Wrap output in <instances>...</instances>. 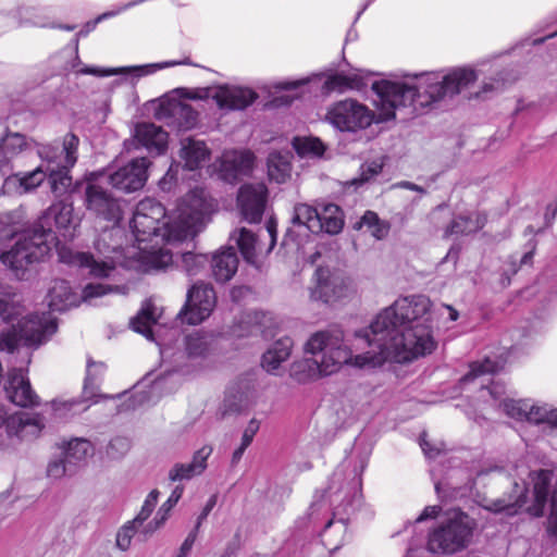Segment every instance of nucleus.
I'll list each match as a JSON object with an SVG mask.
<instances>
[{
    "instance_id": "obj_60",
    "label": "nucleus",
    "mask_w": 557,
    "mask_h": 557,
    "mask_svg": "<svg viewBox=\"0 0 557 557\" xmlns=\"http://www.w3.org/2000/svg\"><path fill=\"white\" fill-rule=\"evenodd\" d=\"M113 16H116V12L107 11V12L98 15L96 20L88 22L84 26V28L79 32V35H87L88 33H90L91 30H94L96 28L98 23H100L107 18L113 17Z\"/></svg>"
},
{
    "instance_id": "obj_37",
    "label": "nucleus",
    "mask_w": 557,
    "mask_h": 557,
    "mask_svg": "<svg viewBox=\"0 0 557 557\" xmlns=\"http://www.w3.org/2000/svg\"><path fill=\"white\" fill-rule=\"evenodd\" d=\"M165 382V379H157L153 381L151 386L148 391H137L135 392L128 399V404L125 405L126 410H135L139 407H143L145 405L154 404L157 399L153 398V395L159 392L163 384Z\"/></svg>"
},
{
    "instance_id": "obj_38",
    "label": "nucleus",
    "mask_w": 557,
    "mask_h": 557,
    "mask_svg": "<svg viewBox=\"0 0 557 557\" xmlns=\"http://www.w3.org/2000/svg\"><path fill=\"white\" fill-rule=\"evenodd\" d=\"M209 350L208 332L195 331L186 336V351L189 358L206 357Z\"/></svg>"
},
{
    "instance_id": "obj_53",
    "label": "nucleus",
    "mask_w": 557,
    "mask_h": 557,
    "mask_svg": "<svg viewBox=\"0 0 557 557\" xmlns=\"http://www.w3.org/2000/svg\"><path fill=\"white\" fill-rule=\"evenodd\" d=\"M366 468V462L363 460H361V463H360V472H357L355 470V476L352 479V485H354V495L351 496V499L348 500L346 504H345V507H354V505H359L360 502H361V485H362V480H361V473L363 471V469ZM345 510L347 511V508H345Z\"/></svg>"
},
{
    "instance_id": "obj_7",
    "label": "nucleus",
    "mask_w": 557,
    "mask_h": 557,
    "mask_svg": "<svg viewBox=\"0 0 557 557\" xmlns=\"http://www.w3.org/2000/svg\"><path fill=\"white\" fill-rule=\"evenodd\" d=\"M17 314L13 296L0 285V315L7 322L0 331V351L13 352L20 343L37 348L57 332L55 318L51 312L25 317L18 321L17 327L10 325Z\"/></svg>"
},
{
    "instance_id": "obj_31",
    "label": "nucleus",
    "mask_w": 557,
    "mask_h": 557,
    "mask_svg": "<svg viewBox=\"0 0 557 557\" xmlns=\"http://www.w3.org/2000/svg\"><path fill=\"white\" fill-rule=\"evenodd\" d=\"M319 222L321 232L330 235H336L342 232L345 221L344 212L339 206L335 203H324L318 208Z\"/></svg>"
},
{
    "instance_id": "obj_10",
    "label": "nucleus",
    "mask_w": 557,
    "mask_h": 557,
    "mask_svg": "<svg viewBox=\"0 0 557 557\" xmlns=\"http://www.w3.org/2000/svg\"><path fill=\"white\" fill-rule=\"evenodd\" d=\"M110 293L124 294V287L90 283L82 289V294H77L67 281L59 278L52 282L47 295V302L51 311L62 312L78 306L81 301L90 302L92 299Z\"/></svg>"
},
{
    "instance_id": "obj_16",
    "label": "nucleus",
    "mask_w": 557,
    "mask_h": 557,
    "mask_svg": "<svg viewBox=\"0 0 557 557\" xmlns=\"http://www.w3.org/2000/svg\"><path fill=\"white\" fill-rule=\"evenodd\" d=\"M73 211L72 203L54 202L39 216L34 227L39 233L49 231L55 236V232L52 228L54 225L64 238L71 239L75 236L76 227L79 224V221L74 218Z\"/></svg>"
},
{
    "instance_id": "obj_41",
    "label": "nucleus",
    "mask_w": 557,
    "mask_h": 557,
    "mask_svg": "<svg viewBox=\"0 0 557 557\" xmlns=\"http://www.w3.org/2000/svg\"><path fill=\"white\" fill-rule=\"evenodd\" d=\"M527 503V496L521 494L515 502L505 499L492 500L485 508L494 513H503L507 517L516 516Z\"/></svg>"
},
{
    "instance_id": "obj_2",
    "label": "nucleus",
    "mask_w": 557,
    "mask_h": 557,
    "mask_svg": "<svg viewBox=\"0 0 557 557\" xmlns=\"http://www.w3.org/2000/svg\"><path fill=\"white\" fill-rule=\"evenodd\" d=\"M208 211L209 202L205 188L191 189L178 203L173 218L168 216L159 201L152 198L140 200L131 221L138 253L154 255L159 250L163 264L169 263L171 256L162 251L161 245L194 237L203 230Z\"/></svg>"
},
{
    "instance_id": "obj_62",
    "label": "nucleus",
    "mask_w": 557,
    "mask_h": 557,
    "mask_svg": "<svg viewBox=\"0 0 557 557\" xmlns=\"http://www.w3.org/2000/svg\"><path fill=\"white\" fill-rule=\"evenodd\" d=\"M369 231L371 232V235L373 237H375L376 239H383L384 237L387 236V234L389 232V224L387 222L379 219L377 224H375V226H373Z\"/></svg>"
},
{
    "instance_id": "obj_57",
    "label": "nucleus",
    "mask_w": 557,
    "mask_h": 557,
    "mask_svg": "<svg viewBox=\"0 0 557 557\" xmlns=\"http://www.w3.org/2000/svg\"><path fill=\"white\" fill-rule=\"evenodd\" d=\"M165 521H160L159 517L156 515L154 518L147 522L146 524L143 523V525L139 527V535L144 536V540H146L148 536L152 535L157 530H159Z\"/></svg>"
},
{
    "instance_id": "obj_39",
    "label": "nucleus",
    "mask_w": 557,
    "mask_h": 557,
    "mask_svg": "<svg viewBox=\"0 0 557 557\" xmlns=\"http://www.w3.org/2000/svg\"><path fill=\"white\" fill-rule=\"evenodd\" d=\"M27 141L24 135L20 133H7L0 141V151L10 161L24 149L27 148Z\"/></svg>"
},
{
    "instance_id": "obj_21",
    "label": "nucleus",
    "mask_w": 557,
    "mask_h": 557,
    "mask_svg": "<svg viewBox=\"0 0 557 557\" xmlns=\"http://www.w3.org/2000/svg\"><path fill=\"white\" fill-rule=\"evenodd\" d=\"M148 166L149 160L147 158L134 159L109 175L110 184L125 193L136 191L144 187L148 178Z\"/></svg>"
},
{
    "instance_id": "obj_12",
    "label": "nucleus",
    "mask_w": 557,
    "mask_h": 557,
    "mask_svg": "<svg viewBox=\"0 0 557 557\" xmlns=\"http://www.w3.org/2000/svg\"><path fill=\"white\" fill-rule=\"evenodd\" d=\"M106 372L103 362L87 360L86 377L83 388L82 399H69L64 401H54L53 409L59 418H69L86 411L90 407V400L97 396L99 383Z\"/></svg>"
},
{
    "instance_id": "obj_64",
    "label": "nucleus",
    "mask_w": 557,
    "mask_h": 557,
    "mask_svg": "<svg viewBox=\"0 0 557 557\" xmlns=\"http://www.w3.org/2000/svg\"><path fill=\"white\" fill-rule=\"evenodd\" d=\"M441 511L440 506H426L420 516L416 519V522H422L428 519L436 518Z\"/></svg>"
},
{
    "instance_id": "obj_23",
    "label": "nucleus",
    "mask_w": 557,
    "mask_h": 557,
    "mask_svg": "<svg viewBox=\"0 0 557 557\" xmlns=\"http://www.w3.org/2000/svg\"><path fill=\"white\" fill-rule=\"evenodd\" d=\"M258 95L249 88L220 86L216 91L211 95V99L215 100L221 110H244L252 104Z\"/></svg>"
},
{
    "instance_id": "obj_44",
    "label": "nucleus",
    "mask_w": 557,
    "mask_h": 557,
    "mask_svg": "<svg viewBox=\"0 0 557 557\" xmlns=\"http://www.w3.org/2000/svg\"><path fill=\"white\" fill-rule=\"evenodd\" d=\"M140 524L134 520L125 522L116 533V547L126 552L132 544L133 537L138 533Z\"/></svg>"
},
{
    "instance_id": "obj_30",
    "label": "nucleus",
    "mask_w": 557,
    "mask_h": 557,
    "mask_svg": "<svg viewBox=\"0 0 557 557\" xmlns=\"http://www.w3.org/2000/svg\"><path fill=\"white\" fill-rule=\"evenodd\" d=\"M292 153L289 151H272L267 159L268 176L270 181L283 184L290 177Z\"/></svg>"
},
{
    "instance_id": "obj_26",
    "label": "nucleus",
    "mask_w": 557,
    "mask_h": 557,
    "mask_svg": "<svg viewBox=\"0 0 557 557\" xmlns=\"http://www.w3.org/2000/svg\"><path fill=\"white\" fill-rule=\"evenodd\" d=\"M486 215L480 212L473 214H458L445 227L443 237L468 236L481 231L486 224Z\"/></svg>"
},
{
    "instance_id": "obj_17",
    "label": "nucleus",
    "mask_w": 557,
    "mask_h": 557,
    "mask_svg": "<svg viewBox=\"0 0 557 557\" xmlns=\"http://www.w3.org/2000/svg\"><path fill=\"white\" fill-rule=\"evenodd\" d=\"M94 176V173L90 174L85 184L86 209L106 221H119L121 214L119 201Z\"/></svg>"
},
{
    "instance_id": "obj_28",
    "label": "nucleus",
    "mask_w": 557,
    "mask_h": 557,
    "mask_svg": "<svg viewBox=\"0 0 557 557\" xmlns=\"http://www.w3.org/2000/svg\"><path fill=\"white\" fill-rule=\"evenodd\" d=\"M5 425L9 435H16L24 438L28 430L34 434L40 432V426L37 421L29 419L23 412L8 414L3 407H0V428Z\"/></svg>"
},
{
    "instance_id": "obj_13",
    "label": "nucleus",
    "mask_w": 557,
    "mask_h": 557,
    "mask_svg": "<svg viewBox=\"0 0 557 557\" xmlns=\"http://www.w3.org/2000/svg\"><path fill=\"white\" fill-rule=\"evenodd\" d=\"M327 119L341 132H356L369 127L374 114L358 101L347 99L335 103L327 112Z\"/></svg>"
},
{
    "instance_id": "obj_25",
    "label": "nucleus",
    "mask_w": 557,
    "mask_h": 557,
    "mask_svg": "<svg viewBox=\"0 0 557 557\" xmlns=\"http://www.w3.org/2000/svg\"><path fill=\"white\" fill-rule=\"evenodd\" d=\"M238 257L233 247H226L211 256V275L216 282L225 283L236 273Z\"/></svg>"
},
{
    "instance_id": "obj_11",
    "label": "nucleus",
    "mask_w": 557,
    "mask_h": 557,
    "mask_svg": "<svg viewBox=\"0 0 557 557\" xmlns=\"http://www.w3.org/2000/svg\"><path fill=\"white\" fill-rule=\"evenodd\" d=\"M312 282L313 285L309 287V297L312 301L333 305L349 294V280L337 269L318 267Z\"/></svg>"
},
{
    "instance_id": "obj_15",
    "label": "nucleus",
    "mask_w": 557,
    "mask_h": 557,
    "mask_svg": "<svg viewBox=\"0 0 557 557\" xmlns=\"http://www.w3.org/2000/svg\"><path fill=\"white\" fill-rule=\"evenodd\" d=\"M177 65H195L189 58H184L182 60H170L157 63H149L143 65H134V66H123V67H98V66H87L82 65L78 57L76 55L75 62L72 65V69L77 74L83 75H94L98 77L112 76L117 74H131L136 78H140L144 76H148L154 74L156 72L169 67H174Z\"/></svg>"
},
{
    "instance_id": "obj_19",
    "label": "nucleus",
    "mask_w": 557,
    "mask_h": 557,
    "mask_svg": "<svg viewBox=\"0 0 557 557\" xmlns=\"http://www.w3.org/2000/svg\"><path fill=\"white\" fill-rule=\"evenodd\" d=\"M209 317V287L194 284L187 292L186 302L176 315L182 324L197 325Z\"/></svg>"
},
{
    "instance_id": "obj_50",
    "label": "nucleus",
    "mask_w": 557,
    "mask_h": 557,
    "mask_svg": "<svg viewBox=\"0 0 557 557\" xmlns=\"http://www.w3.org/2000/svg\"><path fill=\"white\" fill-rule=\"evenodd\" d=\"M184 492V487L182 485H176L172 491L169 498L161 505V507L157 511V516L160 521H166L171 510L178 503Z\"/></svg>"
},
{
    "instance_id": "obj_54",
    "label": "nucleus",
    "mask_w": 557,
    "mask_h": 557,
    "mask_svg": "<svg viewBox=\"0 0 557 557\" xmlns=\"http://www.w3.org/2000/svg\"><path fill=\"white\" fill-rule=\"evenodd\" d=\"M208 458L209 449L207 447H202L194 454L193 460L191 462H189V466L196 475L201 474L206 470Z\"/></svg>"
},
{
    "instance_id": "obj_24",
    "label": "nucleus",
    "mask_w": 557,
    "mask_h": 557,
    "mask_svg": "<svg viewBox=\"0 0 557 557\" xmlns=\"http://www.w3.org/2000/svg\"><path fill=\"white\" fill-rule=\"evenodd\" d=\"M136 140L150 153L161 154L168 145V133L153 123H140L135 129Z\"/></svg>"
},
{
    "instance_id": "obj_46",
    "label": "nucleus",
    "mask_w": 557,
    "mask_h": 557,
    "mask_svg": "<svg viewBox=\"0 0 557 557\" xmlns=\"http://www.w3.org/2000/svg\"><path fill=\"white\" fill-rule=\"evenodd\" d=\"M529 400H513L506 398L500 403L504 412L518 421H527Z\"/></svg>"
},
{
    "instance_id": "obj_3",
    "label": "nucleus",
    "mask_w": 557,
    "mask_h": 557,
    "mask_svg": "<svg viewBox=\"0 0 557 557\" xmlns=\"http://www.w3.org/2000/svg\"><path fill=\"white\" fill-rule=\"evenodd\" d=\"M416 85L391 81H376L372 90L376 94L384 110V120L395 117V110L413 107L414 110L425 108L446 97H454L478 79L472 69L458 67L447 74L429 72L414 74Z\"/></svg>"
},
{
    "instance_id": "obj_52",
    "label": "nucleus",
    "mask_w": 557,
    "mask_h": 557,
    "mask_svg": "<svg viewBox=\"0 0 557 557\" xmlns=\"http://www.w3.org/2000/svg\"><path fill=\"white\" fill-rule=\"evenodd\" d=\"M196 476L189 463H175L169 471V480L171 482H182Z\"/></svg>"
},
{
    "instance_id": "obj_5",
    "label": "nucleus",
    "mask_w": 557,
    "mask_h": 557,
    "mask_svg": "<svg viewBox=\"0 0 557 557\" xmlns=\"http://www.w3.org/2000/svg\"><path fill=\"white\" fill-rule=\"evenodd\" d=\"M79 138L66 134L61 145H45L38 149L41 164L23 176L5 180V186L18 183L20 193H28L38 187L48 176L52 191L57 196L67 193L72 186L71 169L78 158Z\"/></svg>"
},
{
    "instance_id": "obj_4",
    "label": "nucleus",
    "mask_w": 557,
    "mask_h": 557,
    "mask_svg": "<svg viewBox=\"0 0 557 557\" xmlns=\"http://www.w3.org/2000/svg\"><path fill=\"white\" fill-rule=\"evenodd\" d=\"M55 247L62 263L77 267L94 277H108L114 270L116 261L112 257L106 260L96 259L88 252L75 251L66 246H60L57 236L51 232L39 233L34 226L21 233L14 246L0 257L16 277L23 278L29 265L41 261Z\"/></svg>"
},
{
    "instance_id": "obj_36",
    "label": "nucleus",
    "mask_w": 557,
    "mask_h": 557,
    "mask_svg": "<svg viewBox=\"0 0 557 557\" xmlns=\"http://www.w3.org/2000/svg\"><path fill=\"white\" fill-rule=\"evenodd\" d=\"M94 447L88 440L85 438H73L65 447V461L67 463H75L85 460L88 456H91Z\"/></svg>"
},
{
    "instance_id": "obj_51",
    "label": "nucleus",
    "mask_w": 557,
    "mask_h": 557,
    "mask_svg": "<svg viewBox=\"0 0 557 557\" xmlns=\"http://www.w3.org/2000/svg\"><path fill=\"white\" fill-rule=\"evenodd\" d=\"M208 512H209V504H207L203 507V510H202L201 515L198 518V522H197L195 529L189 532V534L187 535V537L183 542V544H182V546L180 548V552H178L176 557H187V555L191 550L193 545H194V543L196 541L199 525L201 524L202 520L206 518Z\"/></svg>"
},
{
    "instance_id": "obj_6",
    "label": "nucleus",
    "mask_w": 557,
    "mask_h": 557,
    "mask_svg": "<svg viewBox=\"0 0 557 557\" xmlns=\"http://www.w3.org/2000/svg\"><path fill=\"white\" fill-rule=\"evenodd\" d=\"M305 351L311 355L321 354V359L305 358L294 361L289 375L299 384H306L322 375L336 372L341 366L356 364V357L344 343V333L338 327H332L313 333L305 345Z\"/></svg>"
},
{
    "instance_id": "obj_40",
    "label": "nucleus",
    "mask_w": 557,
    "mask_h": 557,
    "mask_svg": "<svg viewBox=\"0 0 557 557\" xmlns=\"http://www.w3.org/2000/svg\"><path fill=\"white\" fill-rule=\"evenodd\" d=\"M293 147L301 157H321L325 151L324 144L317 137H296L293 141Z\"/></svg>"
},
{
    "instance_id": "obj_14",
    "label": "nucleus",
    "mask_w": 557,
    "mask_h": 557,
    "mask_svg": "<svg viewBox=\"0 0 557 557\" xmlns=\"http://www.w3.org/2000/svg\"><path fill=\"white\" fill-rule=\"evenodd\" d=\"M176 92L180 100L169 103L168 112L171 119L170 124L177 131H188L197 125L198 109L187 103L186 100L201 101L209 98V87L205 88H178Z\"/></svg>"
},
{
    "instance_id": "obj_49",
    "label": "nucleus",
    "mask_w": 557,
    "mask_h": 557,
    "mask_svg": "<svg viewBox=\"0 0 557 557\" xmlns=\"http://www.w3.org/2000/svg\"><path fill=\"white\" fill-rule=\"evenodd\" d=\"M159 498V492L157 490H152L146 497L139 512L136 515V517L133 519L140 525L145 523L148 518L151 516L152 511L154 510L157 503Z\"/></svg>"
},
{
    "instance_id": "obj_58",
    "label": "nucleus",
    "mask_w": 557,
    "mask_h": 557,
    "mask_svg": "<svg viewBox=\"0 0 557 557\" xmlns=\"http://www.w3.org/2000/svg\"><path fill=\"white\" fill-rule=\"evenodd\" d=\"M65 462L66 461H64L62 459L50 461L48 465V468H47L48 476H50L52 479H59V478L63 476L66 472Z\"/></svg>"
},
{
    "instance_id": "obj_20",
    "label": "nucleus",
    "mask_w": 557,
    "mask_h": 557,
    "mask_svg": "<svg viewBox=\"0 0 557 557\" xmlns=\"http://www.w3.org/2000/svg\"><path fill=\"white\" fill-rule=\"evenodd\" d=\"M255 160L256 157L250 150H227L221 157L219 176L224 182L234 184L243 176L251 174Z\"/></svg>"
},
{
    "instance_id": "obj_56",
    "label": "nucleus",
    "mask_w": 557,
    "mask_h": 557,
    "mask_svg": "<svg viewBox=\"0 0 557 557\" xmlns=\"http://www.w3.org/2000/svg\"><path fill=\"white\" fill-rule=\"evenodd\" d=\"M259 428H260V423L258 420L251 419L249 421V423H248L247 428L245 429L243 436H242L240 444H243L244 447H248L251 444Z\"/></svg>"
},
{
    "instance_id": "obj_18",
    "label": "nucleus",
    "mask_w": 557,
    "mask_h": 557,
    "mask_svg": "<svg viewBox=\"0 0 557 557\" xmlns=\"http://www.w3.org/2000/svg\"><path fill=\"white\" fill-rule=\"evenodd\" d=\"M268 194V187L263 183H246L240 186L237 193V206L246 222L250 224L261 222Z\"/></svg>"
},
{
    "instance_id": "obj_48",
    "label": "nucleus",
    "mask_w": 557,
    "mask_h": 557,
    "mask_svg": "<svg viewBox=\"0 0 557 557\" xmlns=\"http://www.w3.org/2000/svg\"><path fill=\"white\" fill-rule=\"evenodd\" d=\"M550 410L552 406L548 404L534 405L529 403L527 421L534 424H548Z\"/></svg>"
},
{
    "instance_id": "obj_47",
    "label": "nucleus",
    "mask_w": 557,
    "mask_h": 557,
    "mask_svg": "<svg viewBox=\"0 0 557 557\" xmlns=\"http://www.w3.org/2000/svg\"><path fill=\"white\" fill-rule=\"evenodd\" d=\"M184 268L189 276L197 275L208 263V256L187 251L182 256Z\"/></svg>"
},
{
    "instance_id": "obj_59",
    "label": "nucleus",
    "mask_w": 557,
    "mask_h": 557,
    "mask_svg": "<svg viewBox=\"0 0 557 557\" xmlns=\"http://www.w3.org/2000/svg\"><path fill=\"white\" fill-rule=\"evenodd\" d=\"M379 219V215L374 211L368 210L364 212L355 227L360 228L364 225L368 227V230H371L373 226H375V224H377Z\"/></svg>"
},
{
    "instance_id": "obj_1",
    "label": "nucleus",
    "mask_w": 557,
    "mask_h": 557,
    "mask_svg": "<svg viewBox=\"0 0 557 557\" xmlns=\"http://www.w3.org/2000/svg\"><path fill=\"white\" fill-rule=\"evenodd\" d=\"M433 329L431 301L426 296L399 298L368 327L355 332L356 348H369L358 354L356 364L374 368L387 360L406 363L431 354L436 347Z\"/></svg>"
},
{
    "instance_id": "obj_63",
    "label": "nucleus",
    "mask_w": 557,
    "mask_h": 557,
    "mask_svg": "<svg viewBox=\"0 0 557 557\" xmlns=\"http://www.w3.org/2000/svg\"><path fill=\"white\" fill-rule=\"evenodd\" d=\"M250 293L251 289L248 286H234L231 289V299L234 302H240Z\"/></svg>"
},
{
    "instance_id": "obj_8",
    "label": "nucleus",
    "mask_w": 557,
    "mask_h": 557,
    "mask_svg": "<svg viewBox=\"0 0 557 557\" xmlns=\"http://www.w3.org/2000/svg\"><path fill=\"white\" fill-rule=\"evenodd\" d=\"M474 521L460 509L441 523L430 535L428 549L432 553L454 554L465 548L471 540Z\"/></svg>"
},
{
    "instance_id": "obj_32",
    "label": "nucleus",
    "mask_w": 557,
    "mask_h": 557,
    "mask_svg": "<svg viewBox=\"0 0 557 557\" xmlns=\"http://www.w3.org/2000/svg\"><path fill=\"white\" fill-rule=\"evenodd\" d=\"M209 151L206 141L196 138H185L182 140L181 157L185 161L188 170L198 169L205 161Z\"/></svg>"
},
{
    "instance_id": "obj_29",
    "label": "nucleus",
    "mask_w": 557,
    "mask_h": 557,
    "mask_svg": "<svg viewBox=\"0 0 557 557\" xmlns=\"http://www.w3.org/2000/svg\"><path fill=\"white\" fill-rule=\"evenodd\" d=\"M157 307L147 300L143 304L140 311L131 320L132 329L143 334L147 339L156 342L158 345H162L156 337L152 326L158 325L160 315L157 314Z\"/></svg>"
},
{
    "instance_id": "obj_9",
    "label": "nucleus",
    "mask_w": 557,
    "mask_h": 557,
    "mask_svg": "<svg viewBox=\"0 0 557 557\" xmlns=\"http://www.w3.org/2000/svg\"><path fill=\"white\" fill-rule=\"evenodd\" d=\"M533 482L534 500L528 507V512L533 517H542L549 505L547 518V532L557 535V475L553 470L541 469L530 473Z\"/></svg>"
},
{
    "instance_id": "obj_42",
    "label": "nucleus",
    "mask_w": 557,
    "mask_h": 557,
    "mask_svg": "<svg viewBox=\"0 0 557 557\" xmlns=\"http://www.w3.org/2000/svg\"><path fill=\"white\" fill-rule=\"evenodd\" d=\"M360 86L361 78L356 75L334 74L324 82L322 89L324 92H331L334 90L343 91L348 88H359Z\"/></svg>"
},
{
    "instance_id": "obj_34",
    "label": "nucleus",
    "mask_w": 557,
    "mask_h": 557,
    "mask_svg": "<svg viewBox=\"0 0 557 557\" xmlns=\"http://www.w3.org/2000/svg\"><path fill=\"white\" fill-rule=\"evenodd\" d=\"M505 362L504 359L493 360L486 357L483 362L471 364L470 371L460 379V383L466 385L483 374L496 373L504 368Z\"/></svg>"
},
{
    "instance_id": "obj_55",
    "label": "nucleus",
    "mask_w": 557,
    "mask_h": 557,
    "mask_svg": "<svg viewBox=\"0 0 557 557\" xmlns=\"http://www.w3.org/2000/svg\"><path fill=\"white\" fill-rule=\"evenodd\" d=\"M382 169L383 164L376 161L363 164L361 166V174L359 178L360 183H366L373 178L374 176L379 175L382 172Z\"/></svg>"
},
{
    "instance_id": "obj_35",
    "label": "nucleus",
    "mask_w": 557,
    "mask_h": 557,
    "mask_svg": "<svg viewBox=\"0 0 557 557\" xmlns=\"http://www.w3.org/2000/svg\"><path fill=\"white\" fill-rule=\"evenodd\" d=\"M247 406V396L238 387H228L221 408V418L227 414L239 413Z\"/></svg>"
},
{
    "instance_id": "obj_33",
    "label": "nucleus",
    "mask_w": 557,
    "mask_h": 557,
    "mask_svg": "<svg viewBox=\"0 0 557 557\" xmlns=\"http://www.w3.org/2000/svg\"><path fill=\"white\" fill-rule=\"evenodd\" d=\"M231 239H235L236 245L248 264H256V235L246 227H240L231 234Z\"/></svg>"
},
{
    "instance_id": "obj_43",
    "label": "nucleus",
    "mask_w": 557,
    "mask_h": 557,
    "mask_svg": "<svg viewBox=\"0 0 557 557\" xmlns=\"http://www.w3.org/2000/svg\"><path fill=\"white\" fill-rule=\"evenodd\" d=\"M515 78H509L507 72H499L496 76L491 77L488 82H484L481 89L471 96L476 99H487L492 94L503 90L508 82H512Z\"/></svg>"
},
{
    "instance_id": "obj_45",
    "label": "nucleus",
    "mask_w": 557,
    "mask_h": 557,
    "mask_svg": "<svg viewBox=\"0 0 557 557\" xmlns=\"http://www.w3.org/2000/svg\"><path fill=\"white\" fill-rule=\"evenodd\" d=\"M296 208L304 222V226L311 233L321 232V224L319 222L318 208L307 203H297Z\"/></svg>"
},
{
    "instance_id": "obj_22",
    "label": "nucleus",
    "mask_w": 557,
    "mask_h": 557,
    "mask_svg": "<svg viewBox=\"0 0 557 557\" xmlns=\"http://www.w3.org/2000/svg\"><path fill=\"white\" fill-rule=\"evenodd\" d=\"M5 393L9 399L20 407H33L39 404V397L33 391L22 368H13L9 371Z\"/></svg>"
},
{
    "instance_id": "obj_61",
    "label": "nucleus",
    "mask_w": 557,
    "mask_h": 557,
    "mask_svg": "<svg viewBox=\"0 0 557 557\" xmlns=\"http://www.w3.org/2000/svg\"><path fill=\"white\" fill-rule=\"evenodd\" d=\"M176 184V175L170 169L164 176L159 181V187L163 191H171Z\"/></svg>"
},
{
    "instance_id": "obj_27",
    "label": "nucleus",
    "mask_w": 557,
    "mask_h": 557,
    "mask_svg": "<svg viewBox=\"0 0 557 557\" xmlns=\"http://www.w3.org/2000/svg\"><path fill=\"white\" fill-rule=\"evenodd\" d=\"M294 347V341L289 336L276 339L261 358L262 368L270 374H275L281 363L286 361Z\"/></svg>"
}]
</instances>
